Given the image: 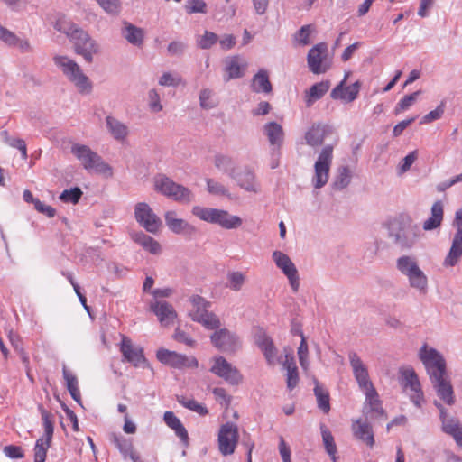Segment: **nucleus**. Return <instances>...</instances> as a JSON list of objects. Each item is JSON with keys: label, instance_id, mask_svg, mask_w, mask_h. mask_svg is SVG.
Listing matches in <instances>:
<instances>
[{"label": "nucleus", "instance_id": "obj_3", "mask_svg": "<svg viewBox=\"0 0 462 462\" xmlns=\"http://www.w3.org/2000/svg\"><path fill=\"white\" fill-rule=\"evenodd\" d=\"M53 62L58 67L63 75L74 84L81 94H88L92 90V84L88 76H86L79 65L69 58L63 55H54Z\"/></svg>", "mask_w": 462, "mask_h": 462}, {"label": "nucleus", "instance_id": "obj_39", "mask_svg": "<svg viewBox=\"0 0 462 462\" xmlns=\"http://www.w3.org/2000/svg\"><path fill=\"white\" fill-rule=\"evenodd\" d=\"M106 127L111 135L117 141H123L128 134L127 126L113 116H106Z\"/></svg>", "mask_w": 462, "mask_h": 462}, {"label": "nucleus", "instance_id": "obj_28", "mask_svg": "<svg viewBox=\"0 0 462 462\" xmlns=\"http://www.w3.org/2000/svg\"><path fill=\"white\" fill-rule=\"evenodd\" d=\"M165 223L169 229L175 233H191L194 231V227L190 226L187 221L178 218L175 211H167L164 215Z\"/></svg>", "mask_w": 462, "mask_h": 462}, {"label": "nucleus", "instance_id": "obj_15", "mask_svg": "<svg viewBox=\"0 0 462 462\" xmlns=\"http://www.w3.org/2000/svg\"><path fill=\"white\" fill-rule=\"evenodd\" d=\"M273 259L277 267L287 276L291 289L295 292L298 291L300 286L298 271L290 257L282 252L274 251Z\"/></svg>", "mask_w": 462, "mask_h": 462}, {"label": "nucleus", "instance_id": "obj_7", "mask_svg": "<svg viewBox=\"0 0 462 462\" xmlns=\"http://www.w3.org/2000/svg\"><path fill=\"white\" fill-rule=\"evenodd\" d=\"M332 159L333 146L330 144L324 146L314 164L312 184L315 189H321L328 183Z\"/></svg>", "mask_w": 462, "mask_h": 462}, {"label": "nucleus", "instance_id": "obj_47", "mask_svg": "<svg viewBox=\"0 0 462 462\" xmlns=\"http://www.w3.org/2000/svg\"><path fill=\"white\" fill-rule=\"evenodd\" d=\"M206 183H207V190L211 195L231 198L228 189L222 183H220L213 179H207Z\"/></svg>", "mask_w": 462, "mask_h": 462}, {"label": "nucleus", "instance_id": "obj_64", "mask_svg": "<svg viewBox=\"0 0 462 462\" xmlns=\"http://www.w3.org/2000/svg\"><path fill=\"white\" fill-rule=\"evenodd\" d=\"M4 454L9 458H23L24 453L21 447L14 445H8L3 448Z\"/></svg>", "mask_w": 462, "mask_h": 462}, {"label": "nucleus", "instance_id": "obj_10", "mask_svg": "<svg viewBox=\"0 0 462 462\" xmlns=\"http://www.w3.org/2000/svg\"><path fill=\"white\" fill-rule=\"evenodd\" d=\"M307 62L310 70L314 74H322L330 68V61L328 60V46L320 42L313 46L308 52Z\"/></svg>", "mask_w": 462, "mask_h": 462}, {"label": "nucleus", "instance_id": "obj_40", "mask_svg": "<svg viewBox=\"0 0 462 462\" xmlns=\"http://www.w3.org/2000/svg\"><path fill=\"white\" fill-rule=\"evenodd\" d=\"M351 180L352 172L349 167L340 166L337 169V174L332 182V188L336 190H342L350 184Z\"/></svg>", "mask_w": 462, "mask_h": 462}, {"label": "nucleus", "instance_id": "obj_61", "mask_svg": "<svg viewBox=\"0 0 462 462\" xmlns=\"http://www.w3.org/2000/svg\"><path fill=\"white\" fill-rule=\"evenodd\" d=\"M418 158V152L417 151L411 152L408 155H406L402 161L400 162L399 165V171L400 173H404L410 170L413 162Z\"/></svg>", "mask_w": 462, "mask_h": 462}, {"label": "nucleus", "instance_id": "obj_33", "mask_svg": "<svg viewBox=\"0 0 462 462\" xmlns=\"http://www.w3.org/2000/svg\"><path fill=\"white\" fill-rule=\"evenodd\" d=\"M327 129V125L322 124L312 125V126L305 134V140L307 144L311 147H318L321 145L323 143Z\"/></svg>", "mask_w": 462, "mask_h": 462}, {"label": "nucleus", "instance_id": "obj_18", "mask_svg": "<svg viewBox=\"0 0 462 462\" xmlns=\"http://www.w3.org/2000/svg\"><path fill=\"white\" fill-rule=\"evenodd\" d=\"M431 385L438 397L448 405L455 403V394L451 384L450 377L448 374L430 379Z\"/></svg>", "mask_w": 462, "mask_h": 462}, {"label": "nucleus", "instance_id": "obj_20", "mask_svg": "<svg viewBox=\"0 0 462 462\" xmlns=\"http://www.w3.org/2000/svg\"><path fill=\"white\" fill-rule=\"evenodd\" d=\"M365 394V402L363 409V412L368 417L370 414V418H383L385 419V411L382 407L381 401L379 399V395L375 388H372L366 392Z\"/></svg>", "mask_w": 462, "mask_h": 462}, {"label": "nucleus", "instance_id": "obj_53", "mask_svg": "<svg viewBox=\"0 0 462 462\" xmlns=\"http://www.w3.org/2000/svg\"><path fill=\"white\" fill-rule=\"evenodd\" d=\"M100 7L107 14L117 15L121 11L120 0H96Z\"/></svg>", "mask_w": 462, "mask_h": 462}, {"label": "nucleus", "instance_id": "obj_54", "mask_svg": "<svg viewBox=\"0 0 462 462\" xmlns=\"http://www.w3.org/2000/svg\"><path fill=\"white\" fill-rule=\"evenodd\" d=\"M82 196V191L79 188L75 187L70 189H65L60 195V199L66 203L77 204Z\"/></svg>", "mask_w": 462, "mask_h": 462}, {"label": "nucleus", "instance_id": "obj_57", "mask_svg": "<svg viewBox=\"0 0 462 462\" xmlns=\"http://www.w3.org/2000/svg\"><path fill=\"white\" fill-rule=\"evenodd\" d=\"M218 40L216 33L206 31L204 34L198 40V45L203 50L211 48Z\"/></svg>", "mask_w": 462, "mask_h": 462}, {"label": "nucleus", "instance_id": "obj_11", "mask_svg": "<svg viewBox=\"0 0 462 462\" xmlns=\"http://www.w3.org/2000/svg\"><path fill=\"white\" fill-rule=\"evenodd\" d=\"M238 429L232 422L223 424L218 431L217 443L219 452L223 456H229L235 452L238 442Z\"/></svg>", "mask_w": 462, "mask_h": 462}, {"label": "nucleus", "instance_id": "obj_17", "mask_svg": "<svg viewBox=\"0 0 462 462\" xmlns=\"http://www.w3.org/2000/svg\"><path fill=\"white\" fill-rule=\"evenodd\" d=\"M349 362L353 370L354 376L359 388L365 393L374 388L373 383L369 379L368 370L356 353H349Z\"/></svg>", "mask_w": 462, "mask_h": 462}, {"label": "nucleus", "instance_id": "obj_36", "mask_svg": "<svg viewBox=\"0 0 462 462\" xmlns=\"http://www.w3.org/2000/svg\"><path fill=\"white\" fill-rule=\"evenodd\" d=\"M409 286L415 290L420 295H426L429 291V279L422 270L411 274L407 278Z\"/></svg>", "mask_w": 462, "mask_h": 462}, {"label": "nucleus", "instance_id": "obj_5", "mask_svg": "<svg viewBox=\"0 0 462 462\" xmlns=\"http://www.w3.org/2000/svg\"><path fill=\"white\" fill-rule=\"evenodd\" d=\"M192 213L203 221L217 224L226 229L238 228L243 223L240 217L231 215L224 209L195 206L192 208Z\"/></svg>", "mask_w": 462, "mask_h": 462}, {"label": "nucleus", "instance_id": "obj_9", "mask_svg": "<svg viewBox=\"0 0 462 462\" xmlns=\"http://www.w3.org/2000/svg\"><path fill=\"white\" fill-rule=\"evenodd\" d=\"M453 226L457 230L452 238L451 247L442 263L445 268L456 266L462 257V208L456 212Z\"/></svg>", "mask_w": 462, "mask_h": 462}, {"label": "nucleus", "instance_id": "obj_27", "mask_svg": "<svg viewBox=\"0 0 462 462\" xmlns=\"http://www.w3.org/2000/svg\"><path fill=\"white\" fill-rule=\"evenodd\" d=\"M163 420L166 425L175 431V434L180 439L185 447L189 446L188 431L178 417L172 411H165Z\"/></svg>", "mask_w": 462, "mask_h": 462}, {"label": "nucleus", "instance_id": "obj_62", "mask_svg": "<svg viewBox=\"0 0 462 462\" xmlns=\"http://www.w3.org/2000/svg\"><path fill=\"white\" fill-rule=\"evenodd\" d=\"M286 384L287 388L291 391L293 390L299 383V373L297 366L286 369Z\"/></svg>", "mask_w": 462, "mask_h": 462}, {"label": "nucleus", "instance_id": "obj_19", "mask_svg": "<svg viewBox=\"0 0 462 462\" xmlns=\"http://www.w3.org/2000/svg\"><path fill=\"white\" fill-rule=\"evenodd\" d=\"M255 343L263 352L269 365L274 366L280 363L278 357V349L274 346L273 339L264 332H260L255 338Z\"/></svg>", "mask_w": 462, "mask_h": 462}, {"label": "nucleus", "instance_id": "obj_50", "mask_svg": "<svg viewBox=\"0 0 462 462\" xmlns=\"http://www.w3.org/2000/svg\"><path fill=\"white\" fill-rule=\"evenodd\" d=\"M214 165L216 168L228 175L232 170H236L232 158L223 154H217L215 156Z\"/></svg>", "mask_w": 462, "mask_h": 462}, {"label": "nucleus", "instance_id": "obj_30", "mask_svg": "<svg viewBox=\"0 0 462 462\" xmlns=\"http://www.w3.org/2000/svg\"><path fill=\"white\" fill-rule=\"evenodd\" d=\"M131 238L134 242L141 245L143 249L147 250L152 254H158L161 252L160 244L150 236L142 231L132 232Z\"/></svg>", "mask_w": 462, "mask_h": 462}, {"label": "nucleus", "instance_id": "obj_24", "mask_svg": "<svg viewBox=\"0 0 462 462\" xmlns=\"http://www.w3.org/2000/svg\"><path fill=\"white\" fill-rule=\"evenodd\" d=\"M151 309L162 326H169L177 317L172 305L167 301H156L151 305Z\"/></svg>", "mask_w": 462, "mask_h": 462}, {"label": "nucleus", "instance_id": "obj_4", "mask_svg": "<svg viewBox=\"0 0 462 462\" xmlns=\"http://www.w3.org/2000/svg\"><path fill=\"white\" fill-rule=\"evenodd\" d=\"M71 153L80 162L83 168L88 171H94L106 178L113 176L112 167L88 145L74 143L71 146Z\"/></svg>", "mask_w": 462, "mask_h": 462}, {"label": "nucleus", "instance_id": "obj_6", "mask_svg": "<svg viewBox=\"0 0 462 462\" xmlns=\"http://www.w3.org/2000/svg\"><path fill=\"white\" fill-rule=\"evenodd\" d=\"M419 356L430 379L448 374L446 360L436 348L424 344L420 349Z\"/></svg>", "mask_w": 462, "mask_h": 462}, {"label": "nucleus", "instance_id": "obj_56", "mask_svg": "<svg viewBox=\"0 0 462 462\" xmlns=\"http://www.w3.org/2000/svg\"><path fill=\"white\" fill-rule=\"evenodd\" d=\"M297 354H298L299 362H300V366L302 367L303 370H307L308 366H309V360H308L309 349H308V344H307L305 337H302L300 344L298 347Z\"/></svg>", "mask_w": 462, "mask_h": 462}, {"label": "nucleus", "instance_id": "obj_51", "mask_svg": "<svg viewBox=\"0 0 462 462\" xmlns=\"http://www.w3.org/2000/svg\"><path fill=\"white\" fill-rule=\"evenodd\" d=\"M227 280L228 287L234 291H239L245 282V275L241 272H230Z\"/></svg>", "mask_w": 462, "mask_h": 462}, {"label": "nucleus", "instance_id": "obj_13", "mask_svg": "<svg viewBox=\"0 0 462 462\" xmlns=\"http://www.w3.org/2000/svg\"><path fill=\"white\" fill-rule=\"evenodd\" d=\"M156 356L161 363L174 368H195L198 366V361L195 357L187 356L164 348L159 349Z\"/></svg>", "mask_w": 462, "mask_h": 462}, {"label": "nucleus", "instance_id": "obj_46", "mask_svg": "<svg viewBox=\"0 0 462 462\" xmlns=\"http://www.w3.org/2000/svg\"><path fill=\"white\" fill-rule=\"evenodd\" d=\"M322 441L328 455H334L337 452V446L330 430L324 425H320Z\"/></svg>", "mask_w": 462, "mask_h": 462}, {"label": "nucleus", "instance_id": "obj_16", "mask_svg": "<svg viewBox=\"0 0 462 462\" xmlns=\"http://www.w3.org/2000/svg\"><path fill=\"white\" fill-rule=\"evenodd\" d=\"M229 177L245 191L253 192L255 194L261 192V185L257 181L254 172L248 168H245L239 171L232 170L229 172Z\"/></svg>", "mask_w": 462, "mask_h": 462}, {"label": "nucleus", "instance_id": "obj_2", "mask_svg": "<svg viewBox=\"0 0 462 462\" xmlns=\"http://www.w3.org/2000/svg\"><path fill=\"white\" fill-rule=\"evenodd\" d=\"M420 228L410 217H401L388 225V236L392 242L401 249H411L420 236Z\"/></svg>", "mask_w": 462, "mask_h": 462}, {"label": "nucleus", "instance_id": "obj_12", "mask_svg": "<svg viewBox=\"0 0 462 462\" xmlns=\"http://www.w3.org/2000/svg\"><path fill=\"white\" fill-rule=\"evenodd\" d=\"M134 217L142 227L152 234H156L162 226L159 217L145 202H139L135 205Z\"/></svg>", "mask_w": 462, "mask_h": 462}, {"label": "nucleus", "instance_id": "obj_45", "mask_svg": "<svg viewBox=\"0 0 462 462\" xmlns=\"http://www.w3.org/2000/svg\"><path fill=\"white\" fill-rule=\"evenodd\" d=\"M190 302L192 303L193 310H190L189 316L194 321H196V316H203L205 312H208V308L210 307V302L199 295L192 296Z\"/></svg>", "mask_w": 462, "mask_h": 462}, {"label": "nucleus", "instance_id": "obj_49", "mask_svg": "<svg viewBox=\"0 0 462 462\" xmlns=\"http://www.w3.org/2000/svg\"><path fill=\"white\" fill-rule=\"evenodd\" d=\"M196 322L201 323L208 329H216L220 327L219 319L212 312H205L203 316H196Z\"/></svg>", "mask_w": 462, "mask_h": 462}, {"label": "nucleus", "instance_id": "obj_32", "mask_svg": "<svg viewBox=\"0 0 462 462\" xmlns=\"http://www.w3.org/2000/svg\"><path fill=\"white\" fill-rule=\"evenodd\" d=\"M396 268L406 278L421 270L417 259L411 255L400 256L396 260Z\"/></svg>", "mask_w": 462, "mask_h": 462}, {"label": "nucleus", "instance_id": "obj_59", "mask_svg": "<svg viewBox=\"0 0 462 462\" xmlns=\"http://www.w3.org/2000/svg\"><path fill=\"white\" fill-rule=\"evenodd\" d=\"M149 106L150 109L154 112H160L162 110V105L161 104L160 95L156 89H151L148 93Z\"/></svg>", "mask_w": 462, "mask_h": 462}, {"label": "nucleus", "instance_id": "obj_63", "mask_svg": "<svg viewBox=\"0 0 462 462\" xmlns=\"http://www.w3.org/2000/svg\"><path fill=\"white\" fill-rule=\"evenodd\" d=\"M187 49L185 42L180 41H173L168 45V53L171 56H180Z\"/></svg>", "mask_w": 462, "mask_h": 462}, {"label": "nucleus", "instance_id": "obj_22", "mask_svg": "<svg viewBox=\"0 0 462 462\" xmlns=\"http://www.w3.org/2000/svg\"><path fill=\"white\" fill-rule=\"evenodd\" d=\"M346 78L331 91V97L333 99H344L346 102H353L358 96L361 82L356 81L348 87H344Z\"/></svg>", "mask_w": 462, "mask_h": 462}, {"label": "nucleus", "instance_id": "obj_42", "mask_svg": "<svg viewBox=\"0 0 462 462\" xmlns=\"http://www.w3.org/2000/svg\"><path fill=\"white\" fill-rule=\"evenodd\" d=\"M171 188H176L175 182L166 175L159 174L154 177V189L156 191L168 197L173 194L171 192L172 191Z\"/></svg>", "mask_w": 462, "mask_h": 462}, {"label": "nucleus", "instance_id": "obj_29", "mask_svg": "<svg viewBox=\"0 0 462 462\" xmlns=\"http://www.w3.org/2000/svg\"><path fill=\"white\" fill-rule=\"evenodd\" d=\"M430 213L431 216L424 221L422 226L425 231H431L440 226L444 215L443 203L440 200L434 202Z\"/></svg>", "mask_w": 462, "mask_h": 462}, {"label": "nucleus", "instance_id": "obj_25", "mask_svg": "<svg viewBox=\"0 0 462 462\" xmlns=\"http://www.w3.org/2000/svg\"><path fill=\"white\" fill-rule=\"evenodd\" d=\"M439 419L442 423V430L452 436L457 446L462 447V425L459 420L448 413Z\"/></svg>", "mask_w": 462, "mask_h": 462}, {"label": "nucleus", "instance_id": "obj_37", "mask_svg": "<svg viewBox=\"0 0 462 462\" xmlns=\"http://www.w3.org/2000/svg\"><path fill=\"white\" fill-rule=\"evenodd\" d=\"M263 133L272 145L278 147L282 145L284 134L281 125L276 122L267 123L263 126Z\"/></svg>", "mask_w": 462, "mask_h": 462}, {"label": "nucleus", "instance_id": "obj_26", "mask_svg": "<svg viewBox=\"0 0 462 462\" xmlns=\"http://www.w3.org/2000/svg\"><path fill=\"white\" fill-rule=\"evenodd\" d=\"M354 436L372 448L374 445V432L371 425L366 420L361 419L354 420L352 423Z\"/></svg>", "mask_w": 462, "mask_h": 462}, {"label": "nucleus", "instance_id": "obj_1", "mask_svg": "<svg viewBox=\"0 0 462 462\" xmlns=\"http://www.w3.org/2000/svg\"><path fill=\"white\" fill-rule=\"evenodd\" d=\"M56 29L69 38L77 54L81 55L87 62H92L93 55L99 51V45L88 32L74 23H57Z\"/></svg>", "mask_w": 462, "mask_h": 462}, {"label": "nucleus", "instance_id": "obj_38", "mask_svg": "<svg viewBox=\"0 0 462 462\" xmlns=\"http://www.w3.org/2000/svg\"><path fill=\"white\" fill-rule=\"evenodd\" d=\"M252 89L256 93H271L272 84L269 80L268 72L264 69H260L253 78Z\"/></svg>", "mask_w": 462, "mask_h": 462}, {"label": "nucleus", "instance_id": "obj_31", "mask_svg": "<svg viewBox=\"0 0 462 462\" xmlns=\"http://www.w3.org/2000/svg\"><path fill=\"white\" fill-rule=\"evenodd\" d=\"M122 35L129 43L134 46L139 47L143 43V30L128 22H124V27L122 28Z\"/></svg>", "mask_w": 462, "mask_h": 462}, {"label": "nucleus", "instance_id": "obj_35", "mask_svg": "<svg viewBox=\"0 0 462 462\" xmlns=\"http://www.w3.org/2000/svg\"><path fill=\"white\" fill-rule=\"evenodd\" d=\"M246 66V62L237 56L227 59L226 60V71L228 74L226 80L243 77Z\"/></svg>", "mask_w": 462, "mask_h": 462}, {"label": "nucleus", "instance_id": "obj_34", "mask_svg": "<svg viewBox=\"0 0 462 462\" xmlns=\"http://www.w3.org/2000/svg\"><path fill=\"white\" fill-rule=\"evenodd\" d=\"M329 81H321L312 85L305 92V103L308 107L311 106L317 100L320 99L329 89Z\"/></svg>", "mask_w": 462, "mask_h": 462}, {"label": "nucleus", "instance_id": "obj_55", "mask_svg": "<svg viewBox=\"0 0 462 462\" xmlns=\"http://www.w3.org/2000/svg\"><path fill=\"white\" fill-rule=\"evenodd\" d=\"M213 92L204 88L199 93V105L203 109L209 110L217 106V102L212 98Z\"/></svg>", "mask_w": 462, "mask_h": 462}, {"label": "nucleus", "instance_id": "obj_48", "mask_svg": "<svg viewBox=\"0 0 462 462\" xmlns=\"http://www.w3.org/2000/svg\"><path fill=\"white\" fill-rule=\"evenodd\" d=\"M178 402L181 404L183 407L197 412L199 415H206L208 414V409L202 405L201 403H199L193 399H187L184 396H178L177 397Z\"/></svg>", "mask_w": 462, "mask_h": 462}, {"label": "nucleus", "instance_id": "obj_8", "mask_svg": "<svg viewBox=\"0 0 462 462\" xmlns=\"http://www.w3.org/2000/svg\"><path fill=\"white\" fill-rule=\"evenodd\" d=\"M399 374L401 385L404 389H409L411 393L410 394L411 402L420 408L424 402V393L415 370L411 367H401Z\"/></svg>", "mask_w": 462, "mask_h": 462}, {"label": "nucleus", "instance_id": "obj_58", "mask_svg": "<svg viewBox=\"0 0 462 462\" xmlns=\"http://www.w3.org/2000/svg\"><path fill=\"white\" fill-rule=\"evenodd\" d=\"M185 8L188 14L207 13V5L203 0H187Z\"/></svg>", "mask_w": 462, "mask_h": 462}, {"label": "nucleus", "instance_id": "obj_43", "mask_svg": "<svg viewBox=\"0 0 462 462\" xmlns=\"http://www.w3.org/2000/svg\"><path fill=\"white\" fill-rule=\"evenodd\" d=\"M314 394L317 398L318 407L324 412L330 411L329 393L326 391L317 380H315Z\"/></svg>", "mask_w": 462, "mask_h": 462}, {"label": "nucleus", "instance_id": "obj_44", "mask_svg": "<svg viewBox=\"0 0 462 462\" xmlns=\"http://www.w3.org/2000/svg\"><path fill=\"white\" fill-rule=\"evenodd\" d=\"M176 188H171L172 195H169L168 198L180 203H190L194 199V194L188 188L175 182Z\"/></svg>", "mask_w": 462, "mask_h": 462}, {"label": "nucleus", "instance_id": "obj_23", "mask_svg": "<svg viewBox=\"0 0 462 462\" xmlns=\"http://www.w3.org/2000/svg\"><path fill=\"white\" fill-rule=\"evenodd\" d=\"M120 350L124 357L134 366L145 361L142 348L134 346L130 338L123 337Z\"/></svg>", "mask_w": 462, "mask_h": 462}, {"label": "nucleus", "instance_id": "obj_21", "mask_svg": "<svg viewBox=\"0 0 462 462\" xmlns=\"http://www.w3.org/2000/svg\"><path fill=\"white\" fill-rule=\"evenodd\" d=\"M210 338L213 345L222 351H235L239 344L238 337L226 328L216 331Z\"/></svg>", "mask_w": 462, "mask_h": 462}, {"label": "nucleus", "instance_id": "obj_41", "mask_svg": "<svg viewBox=\"0 0 462 462\" xmlns=\"http://www.w3.org/2000/svg\"><path fill=\"white\" fill-rule=\"evenodd\" d=\"M108 439L116 447V448H118L124 457H126L128 455H130V452H133L132 443L123 435L111 432L108 435Z\"/></svg>", "mask_w": 462, "mask_h": 462}, {"label": "nucleus", "instance_id": "obj_52", "mask_svg": "<svg viewBox=\"0 0 462 462\" xmlns=\"http://www.w3.org/2000/svg\"><path fill=\"white\" fill-rule=\"evenodd\" d=\"M51 444L43 442V438L36 440L34 446V462H45L47 450Z\"/></svg>", "mask_w": 462, "mask_h": 462}, {"label": "nucleus", "instance_id": "obj_14", "mask_svg": "<svg viewBox=\"0 0 462 462\" xmlns=\"http://www.w3.org/2000/svg\"><path fill=\"white\" fill-rule=\"evenodd\" d=\"M210 372L232 385H237L242 381V375L239 371L223 356L215 357Z\"/></svg>", "mask_w": 462, "mask_h": 462}, {"label": "nucleus", "instance_id": "obj_60", "mask_svg": "<svg viewBox=\"0 0 462 462\" xmlns=\"http://www.w3.org/2000/svg\"><path fill=\"white\" fill-rule=\"evenodd\" d=\"M420 93H421V91L419 90V91H416V92H414L412 94L404 96L403 98H402L400 100V102L398 103V106L396 108V111L398 112L399 110H402V111L407 110L416 101L418 96Z\"/></svg>", "mask_w": 462, "mask_h": 462}]
</instances>
